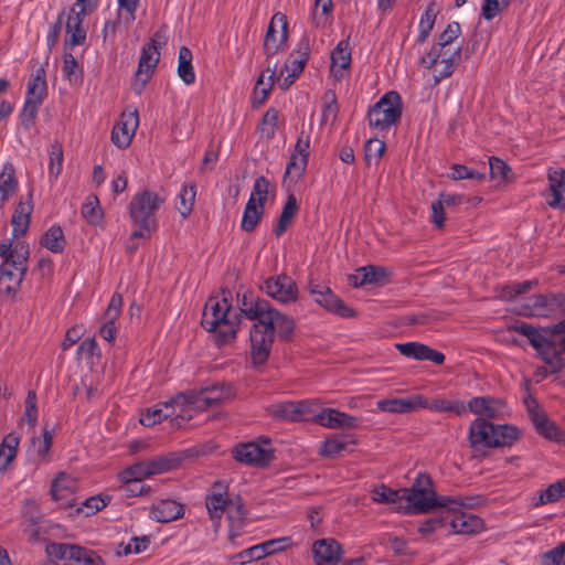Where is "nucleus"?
I'll return each mask as SVG.
<instances>
[{
  "mask_svg": "<svg viewBox=\"0 0 565 565\" xmlns=\"http://www.w3.org/2000/svg\"><path fill=\"white\" fill-rule=\"evenodd\" d=\"M239 313L233 311L227 296L210 297L204 306L201 324L215 333L218 345L235 339L241 315L248 320H255L250 329V358L254 365L267 361L275 333L281 338L288 337L295 328L294 321L286 315L274 309L270 303L253 292H237Z\"/></svg>",
  "mask_w": 565,
  "mask_h": 565,
  "instance_id": "obj_1",
  "label": "nucleus"
},
{
  "mask_svg": "<svg viewBox=\"0 0 565 565\" xmlns=\"http://www.w3.org/2000/svg\"><path fill=\"white\" fill-rule=\"evenodd\" d=\"M402 511L405 514L426 513L436 508L456 511L460 507L477 508L482 504L481 495H438L433 489L429 475L419 472L411 488L402 489Z\"/></svg>",
  "mask_w": 565,
  "mask_h": 565,
  "instance_id": "obj_2",
  "label": "nucleus"
},
{
  "mask_svg": "<svg viewBox=\"0 0 565 565\" xmlns=\"http://www.w3.org/2000/svg\"><path fill=\"white\" fill-rule=\"evenodd\" d=\"M30 256L29 244L24 241L12 243L6 239L0 243V294L14 296L19 290L24 275L28 270Z\"/></svg>",
  "mask_w": 565,
  "mask_h": 565,
  "instance_id": "obj_3",
  "label": "nucleus"
},
{
  "mask_svg": "<svg viewBox=\"0 0 565 565\" xmlns=\"http://www.w3.org/2000/svg\"><path fill=\"white\" fill-rule=\"evenodd\" d=\"M518 438L519 430L512 425H494L477 418L469 427V441L473 449L511 446Z\"/></svg>",
  "mask_w": 565,
  "mask_h": 565,
  "instance_id": "obj_4",
  "label": "nucleus"
},
{
  "mask_svg": "<svg viewBox=\"0 0 565 565\" xmlns=\"http://www.w3.org/2000/svg\"><path fill=\"white\" fill-rule=\"evenodd\" d=\"M167 35L164 30L157 31L150 41L141 50L138 68L135 74L134 90L140 95L149 79L152 77L160 60V49L166 44Z\"/></svg>",
  "mask_w": 565,
  "mask_h": 565,
  "instance_id": "obj_5",
  "label": "nucleus"
},
{
  "mask_svg": "<svg viewBox=\"0 0 565 565\" xmlns=\"http://www.w3.org/2000/svg\"><path fill=\"white\" fill-rule=\"evenodd\" d=\"M402 98L397 92L385 93L367 113L369 125L379 131L390 129L401 119Z\"/></svg>",
  "mask_w": 565,
  "mask_h": 565,
  "instance_id": "obj_6",
  "label": "nucleus"
},
{
  "mask_svg": "<svg viewBox=\"0 0 565 565\" xmlns=\"http://www.w3.org/2000/svg\"><path fill=\"white\" fill-rule=\"evenodd\" d=\"M228 396V390L223 386L214 385L199 391H189L179 393L172 397L170 404L184 406L186 414L201 412L209 407L218 405Z\"/></svg>",
  "mask_w": 565,
  "mask_h": 565,
  "instance_id": "obj_7",
  "label": "nucleus"
},
{
  "mask_svg": "<svg viewBox=\"0 0 565 565\" xmlns=\"http://www.w3.org/2000/svg\"><path fill=\"white\" fill-rule=\"evenodd\" d=\"M565 311L564 294H537L521 300L518 312L524 317L551 318Z\"/></svg>",
  "mask_w": 565,
  "mask_h": 565,
  "instance_id": "obj_8",
  "label": "nucleus"
},
{
  "mask_svg": "<svg viewBox=\"0 0 565 565\" xmlns=\"http://www.w3.org/2000/svg\"><path fill=\"white\" fill-rule=\"evenodd\" d=\"M461 58V46L456 49L438 50L433 49L422 56L420 64L431 71L434 83L438 84L444 78L449 77Z\"/></svg>",
  "mask_w": 565,
  "mask_h": 565,
  "instance_id": "obj_9",
  "label": "nucleus"
},
{
  "mask_svg": "<svg viewBox=\"0 0 565 565\" xmlns=\"http://www.w3.org/2000/svg\"><path fill=\"white\" fill-rule=\"evenodd\" d=\"M163 199L156 192L143 190L136 193L129 203V215L132 222L143 228L156 227V213L159 211Z\"/></svg>",
  "mask_w": 565,
  "mask_h": 565,
  "instance_id": "obj_10",
  "label": "nucleus"
},
{
  "mask_svg": "<svg viewBox=\"0 0 565 565\" xmlns=\"http://www.w3.org/2000/svg\"><path fill=\"white\" fill-rule=\"evenodd\" d=\"M310 55L309 39L303 36L299 40L296 47L290 52L284 68L277 79L280 89H288L303 72Z\"/></svg>",
  "mask_w": 565,
  "mask_h": 565,
  "instance_id": "obj_11",
  "label": "nucleus"
},
{
  "mask_svg": "<svg viewBox=\"0 0 565 565\" xmlns=\"http://www.w3.org/2000/svg\"><path fill=\"white\" fill-rule=\"evenodd\" d=\"M46 551L50 555L65 561V565H105L96 552L78 545L52 543Z\"/></svg>",
  "mask_w": 565,
  "mask_h": 565,
  "instance_id": "obj_12",
  "label": "nucleus"
},
{
  "mask_svg": "<svg viewBox=\"0 0 565 565\" xmlns=\"http://www.w3.org/2000/svg\"><path fill=\"white\" fill-rule=\"evenodd\" d=\"M316 399L282 401L267 407V413L275 419L284 422H302L313 414V406H318Z\"/></svg>",
  "mask_w": 565,
  "mask_h": 565,
  "instance_id": "obj_13",
  "label": "nucleus"
},
{
  "mask_svg": "<svg viewBox=\"0 0 565 565\" xmlns=\"http://www.w3.org/2000/svg\"><path fill=\"white\" fill-rule=\"evenodd\" d=\"M288 22L285 14L273 15L264 40V53L267 58L282 52L287 45Z\"/></svg>",
  "mask_w": 565,
  "mask_h": 565,
  "instance_id": "obj_14",
  "label": "nucleus"
},
{
  "mask_svg": "<svg viewBox=\"0 0 565 565\" xmlns=\"http://www.w3.org/2000/svg\"><path fill=\"white\" fill-rule=\"evenodd\" d=\"M264 445L259 443H246L236 446L233 449V457L245 465L264 467L273 459V449L268 439H260Z\"/></svg>",
  "mask_w": 565,
  "mask_h": 565,
  "instance_id": "obj_15",
  "label": "nucleus"
},
{
  "mask_svg": "<svg viewBox=\"0 0 565 565\" xmlns=\"http://www.w3.org/2000/svg\"><path fill=\"white\" fill-rule=\"evenodd\" d=\"M172 397L152 408H148L141 414L140 423L143 426L151 427L161 423L164 418L171 417L172 422L180 426L181 422L191 418V414H186L184 406L170 404Z\"/></svg>",
  "mask_w": 565,
  "mask_h": 565,
  "instance_id": "obj_16",
  "label": "nucleus"
},
{
  "mask_svg": "<svg viewBox=\"0 0 565 565\" xmlns=\"http://www.w3.org/2000/svg\"><path fill=\"white\" fill-rule=\"evenodd\" d=\"M138 126L139 117L137 110L122 111L119 120L113 127L110 136L111 142L119 149L128 148Z\"/></svg>",
  "mask_w": 565,
  "mask_h": 565,
  "instance_id": "obj_17",
  "label": "nucleus"
},
{
  "mask_svg": "<svg viewBox=\"0 0 565 565\" xmlns=\"http://www.w3.org/2000/svg\"><path fill=\"white\" fill-rule=\"evenodd\" d=\"M309 291L313 296V300L328 311L343 318L354 316L353 310L338 298L328 286L311 281L309 284Z\"/></svg>",
  "mask_w": 565,
  "mask_h": 565,
  "instance_id": "obj_18",
  "label": "nucleus"
},
{
  "mask_svg": "<svg viewBox=\"0 0 565 565\" xmlns=\"http://www.w3.org/2000/svg\"><path fill=\"white\" fill-rule=\"evenodd\" d=\"M262 289L269 297L281 303L294 302L298 296L296 282L286 275L269 277L264 281Z\"/></svg>",
  "mask_w": 565,
  "mask_h": 565,
  "instance_id": "obj_19",
  "label": "nucleus"
},
{
  "mask_svg": "<svg viewBox=\"0 0 565 565\" xmlns=\"http://www.w3.org/2000/svg\"><path fill=\"white\" fill-rule=\"evenodd\" d=\"M317 407L318 406H313V414H311L310 417L323 427L331 429H352L359 426V419L350 414L340 412L335 408H323L316 413Z\"/></svg>",
  "mask_w": 565,
  "mask_h": 565,
  "instance_id": "obj_20",
  "label": "nucleus"
},
{
  "mask_svg": "<svg viewBox=\"0 0 565 565\" xmlns=\"http://www.w3.org/2000/svg\"><path fill=\"white\" fill-rule=\"evenodd\" d=\"M330 76L334 82H341L349 74L352 55L349 39L339 41L331 52Z\"/></svg>",
  "mask_w": 565,
  "mask_h": 565,
  "instance_id": "obj_21",
  "label": "nucleus"
},
{
  "mask_svg": "<svg viewBox=\"0 0 565 565\" xmlns=\"http://www.w3.org/2000/svg\"><path fill=\"white\" fill-rule=\"evenodd\" d=\"M547 181L546 203L553 209L565 210V170L562 168L548 169Z\"/></svg>",
  "mask_w": 565,
  "mask_h": 565,
  "instance_id": "obj_22",
  "label": "nucleus"
},
{
  "mask_svg": "<svg viewBox=\"0 0 565 565\" xmlns=\"http://www.w3.org/2000/svg\"><path fill=\"white\" fill-rule=\"evenodd\" d=\"M312 557L316 565H337L342 556V546L331 537L313 542Z\"/></svg>",
  "mask_w": 565,
  "mask_h": 565,
  "instance_id": "obj_23",
  "label": "nucleus"
},
{
  "mask_svg": "<svg viewBox=\"0 0 565 565\" xmlns=\"http://www.w3.org/2000/svg\"><path fill=\"white\" fill-rule=\"evenodd\" d=\"M425 406L424 396L414 394L406 397L384 398L376 402L377 409L391 414H408L420 411Z\"/></svg>",
  "mask_w": 565,
  "mask_h": 565,
  "instance_id": "obj_24",
  "label": "nucleus"
},
{
  "mask_svg": "<svg viewBox=\"0 0 565 565\" xmlns=\"http://www.w3.org/2000/svg\"><path fill=\"white\" fill-rule=\"evenodd\" d=\"M395 348L402 355L408 359L416 361H430L438 365L445 362L444 353L419 342L412 341L405 343H396Z\"/></svg>",
  "mask_w": 565,
  "mask_h": 565,
  "instance_id": "obj_25",
  "label": "nucleus"
},
{
  "mask_svg": "<svg viewBox=\"0 0 565 565\" xmlns=\"http://www.w3.org/2000/svg\"><path fill=\"white\" fill-rule=\"evenodd\" d=\"M33 211L32 195L29 193L25 198H22L20 202L17 204L12 218V236L14 238H19L23 236L29 227L31 213Z\"/></svg>",
  "mask_w": 565,
  "mask_h": 565,
  "instance_id": "obj_26",
  "label": "nucleus"
},
{
  "mask_svg": "<svg viewBox=\"0 0 565 565\" xmlns=\"http://www.w3.org/2000/svg\"><path fill=\"white\" fill-rule=\"evenodd\" d=\"M462 509L467 507H460L456 511H450L454 515L449 521L450 527L455 534H475L483 527V521L471 513H466Z\"/></svg>",
  "mask_w": 565,
  "mask_h": 565,
  "instance_id": "obj_27",
  "label": "nucleus"
},
{
  "mask_svg": "<svg viewBox=\"0 0 565 565\" xmlns=\"http://www.w3.org/2000/svg\"><path fill=\"white\" fill-rule=\"evenodd\" d=\"M122 305L121 296L114 294L104 315V322L99 334L107 342H113L117 334L116 321L120 315Z\"/></svg>",
  "mask_w": 565,
  "mask_h": 565,
  "instance_id": "obj_28",
  "label": "nucleus"
},
{
  "mask_svg": "<svg viewBox=\"0 0 565 565\" xmlns=\"http://www.w3.org/2000/svg\"><path fill=\"white\" fill-rule=\"evenodd\" d=\"M183 514L184 508L181 503L171 499H164L151 505L149 518L159 523H169L181 519Z\"/></svg>",
  "mask_w": 565,
  "mask_h": 565,
  "instance_id": "obj_29",
  "label": "nucleus"
},
{
  "mask_svg": "<svg viewBox=\"0 0 565 565\" xmlns=\"http://www.w3.org/2000/svg\"><path fill=\"white\" fill-rule=\"evenodd\" d=\"M119 477L124 483L138 488L139 493H145L150 489L141 483L142 480L151 478L147 460L138 461L127 467L120 472Z\"/></svg>",
  "mask_w": 565,
  "mask_h": 565,
  "instance_id": "obj_30",
  "label": "nucleus"
},
{
  "mask_svg": "<svg viewBox=\"0 0 565 565\" xmlns=\"http://www.w3.org/2000/svg\"><path fill=\"white\" fill-rule=\"evenodd\" d=\"M356 441L352 435L339 434L332 435L322 443L320 454L323 457L333 458L341 452L348 450L349 446L355 445Z\"/></svg>",
  "mask_w": 565,
  "mask_h": 565,
  "instance_id": "obj_31",
  "label": "nucleus"
},
{
  "mask_svg": "<svg viewBox=\"0 0 565 565\" xmlns=\"http://www.w3.org/2000/svg\"><path fill=\"white\" fill-rule=\"evenodd\" d=\"M46 73L43 66L38 67L30 76L26 86V95L25 98L30 100H35L38 103H43L46 97L47 86H46Z\"/></svg>",
  "mask_w": 565,
  "mask_h": 565,
  "instance_id": "obj_32",
  "label": "nucleus"
},
{
  "mask_svg": "<svg viewBox=\"0 0 565 565\" xmlns=\"http://www.w3.org/2000/svg\"><path fill=\"white\" fill-rule=\"evenodd\" d=\"M19 188L13 164L7 162L0 172V209L17 193Z\"/></svg>",
  "mask_w": 565,
  "mask_h": 565,
  "instance_id": "obj_33",
  "label": "nucleus"
},
{
  "mask_svg": "<svg viewBox=\"0 0 565 565\" xmlns=\"http://www.w3.org/2000/svg\"><path fill=\"white\" fill-rule=\"evenodd\" d=\"M386 269L377 266H363L350 277V281L354 287H362L370 284L383 282L386 278Z\"/></svg>",
  "mask_w": 565,
  "mask_h": 565,
  "instance_id": "obj_34",
  "label": "nucleus"
},
{
  "mask_svg": "<svg viewBox=\"0 0 565 565\" xmlns=\"http://www.w3.org/2000/svg\"><path fill=\"white\" fill-rule=\"evenodd\" d=\"M182 459V456L178 452H170L148 459L147 462L151 477L179 468Z\"/></svg>",
  "mask_w": 565,
  "mask_h": 565,
  "instance_id": "obj_35",
  "label": "nucleus"
},
{
  "mask_svg": "<svg viewBox=\"0 0 565 565\" xmlns=\"http://www.w3.org/2000/svg\"><path fill=\"white\" fill-rule=\"evenodd\" d=\"M85 9L82 8L81 12H72L67 15L66 20V34H67V44L72 46L81 45L84 43L86 39V32L82 26V14H84Z\"/></svg>",
  "mask_w": 565,
  "mask_h": 565,
  "instance_id": "obj_36",
  "label": "nucleus"
},
{
  "mask_svg": "<svg viewBox=\"0 0 565 565\" xmlns=\"http://www.w3.org/2000/svg\"><path fill=\"white\" fill-rule=\"evenodd\" d=\"M532 420L539 434L545 438L557 443L565 441V431L559 429L553 422L548 420L544 414L534 413Z\"/></svg>",
  "mask_w": 565,
  "mask_h": 565,
  "instance_id": "obj_37",
  "label": "nucleus"
},
{
  "mask_svg": "<svg viewBox=\"0 0 565 565\" xmlns=\"http://www.w3.org/2000/svg\"><path fill=\"white\" fill-rule=\"evenodd\" d=\"M20 444V435L12 431L4 436L0 444V471L7 470L9 465L17 456L18 446Z\"/></svg>",
  "mask_w": 565,
  "mask_h": 565,
  "instance_id": "obj_38",
  "label": "nucleus"
},
{
  "mask_svg": "<svg viewBox=\"0 0 565 565\" xmlns=\"http://www.w3.org/2000/svg\"><path fill=\"white\" fill-rule=\"evenodd\" d=\"M109 502L108 497L94 495L85 499L79 504L76 503L74 510L70 511V516H90L103 510Z\"/></svg>",
  "mask_w": 565,
  "mask_h": 565,
  "instance_id": "obj_39",
  "label": "nucleus"
},
{
  "mask_svg": "<svg viewBox=\"0 0 565 565\" xmlns=\"http://www.w3.org/2000/svg\"><path fill=\"white\" fill-rule=\"evenodd\" d=\"M401 497L402 489L394 490L385 484L376 486L371 490V498L374 502L383 504H394L395 509L398 512H401L403 508Z\"/></svg>",
  "mask_w": 565,
  "mask_h": 565,
  "instance_id": "obj_40",
  "label": "nucleus"
},
{
  "mask_svg": "<svg viewBox=\"0 0 565 565\" xmlns=\"http://www.w3.org/2000/svg\"><path fill=\"white\" fill-rule=\"evenodd\" d=\"M41 246L52 253L61 254L65 246L66 239L63 230L58 225H52L41 237Z\"/></svg>",
  "mask_w": 565,
  "mask_h": 565,
  "instance_id": "obj_41",
  "label": "nucleus"
},
{
  "mask_svg": "<svg viewBox=\"0 0 565 565\" xmlns=\"http://www.w3.org/2000/svg\"><path fill=\"white\" fill-rule=\"evenodd\" d=\"M192 52L189 47L182 46L178 55V75L185 85H192L195 82V72L192 65Z\"/></svg>",
  "mask_w": 565,
  "mask_h": 565,
  "instance_id": "obj_42",
  "label": "nucleus"
},
{
  "mask_svg": "<svg viewBox=\"0 0 565 565\" xmlns=\"http://www.w3.org/2000/svg\"><path fill=\"white\" fill-rule=\"evenodd\" d=\"M425 406L420 407V409H429L435 412H450L457 415H462L467 412V407L463 401H450L445 398H438L429 401L424 397Z\"/></svg>",
  "mask_w": 565,
  "mask_h": 565,
  "instance_id": "obj_43",
  "label": "nucleus"
},
{
  "mask_svg": "<svg viewBox=\"0 0 565 565\" xmlns=\"http://www.w3.org/2000/svg\"><path fill=\"white\" fill-rule=\"evenodd\" d=\"M512 330L527 338L530 344L535 349V351H540L550 342V339L545 337L540 330H537L534 326L520 322L515 323L511 327Z\"/></svg>",
  "mask_w": 565,
  "mask_h": 565,
  "instance_id": "obj_44",
  "label": "nucleus"
},
{
  "mask_svg": "<svg viewBox=\"0 0 565 565\" xmlns=\"http://www.w3.org/2000/svg\"><path fill=\"white\" fill-rule=\"evenodd\" d=\"M537 355L546 363L553 372H559L565 366V360L562 355V350L550 340L546 345L536 352Z\"/></svg>",
  "mask_w": 565,
  "mask_h": 565,
  "instance_id": "obj_45",
  "label": "nucleus"
},
{
  "mask_svg": "<svg viewBox=\"0 0 565 565\" xmlns=\"http://www.w3.org/2000/svg\"><path fill=\"white\" fill-rule=\"evenodd\" d=\"M298 211V203L297 199L294 194H290L287 198V201L282 207V211L279 215L277 225L275 226L274 233L277 237L281 236L288 226L290 225L292 218L295 217L296 213Z\"/></svg>",
  "mask_w": 565,
  "mask_h": 565,
  "instance_id": "obj_46",
  "label": "nucleus"
},
{
  "mask_svg": "<svg viewBox=\"0 0 565 565\" xmlns=\"http://www.w3.org/2000/svg\"><path fill=\"white\" fill-rule=\"evenodd\" d=\"M437 14L438 11L434 4H429L425 9L418 23L416 43L423 44L427 41L431 30L434 29Z\"/></svg>",
  "mask_w": 565,
  "mask_h": 565,
  "instance_id": "obj_47",
  "label": "nucleus"
},
{
  "mask_svg": "<svg viewBox=\"0 0 565 565\" xmlns=\"http://www.w3.org/2000/svg\"><path fill=\"white\" fill-rule=\"evenodd\" d=\"M196 196V186L195 184H184L182 185L178 196H177V210L182 215V217H186L193 210V205Z\"/></svg>",
  "mask_w": 565,
  "mask_h": 565,
  "instance_id": "obj_48",
  "label": "nucleus"
},
{
  "mask_svg": "<svg viewBox=\"0 0 565 565\" xmlns=\"http://www.w3.org/2000/svg\"><path fill=\"white\" fill-rule=\"evenodd\" d=\"M563 498H565V478L551 483L543 490L533 505L537 508L547 503L557 502Z\"/></svg>",
  "mask_w": 565,
  "mask_h": 565,
  "instance_id": "obj_49",
  "label": "nucleus"
},
{
  "mask_svg": "<svg viewBox=\"0 0 565 565\" xmlns=\"http://www.w3.org/2000/svg\"><path fill=\"white\" fill-rule=\"evenodd\" d=\"M332 0H316L311 10V22L315 26H326L332 13Z\"/></svg>",
  "mask_w": 565,
  "mask_h": 565,
  "instance_id": "obj_50",
  "label": "nucleus"
},
{
  "mask_svg": "<svg viewBox=\"0 0 565 565\" xmlns=\"http://www.w3.org/2000/svg\"><path fill=\"white\" fill-rule=\"evenodd\" d=\"M461 33V26L458 22H450L446 29L439 34L437 41L433 44V49L446 50L456 49L454 41L458 39Z\"/></svg>",
  "mask_w": 565,
  "mask_h": 565,
  "instance_id": "obj_51",
  "label": "nucleus"
},
{
  "mask_svg": "<svg viewBox=\"0 0 565 565\" xmlns=\"http://www.w3.org/2000/svg\"><path fill=\"white\" fill-rule=\"evenodd\" d=\"M263 212V207L254 205L252 202H247L244 207L241 221V228L245 232H253L258 225Z\"/></svg>",
  "mask_w": 565,
  "mask_h": 565,
  "instance_id": "obj_52",
  "label": "nucleus"
},
{
  "mask_svg": "<svg viewBox=\"0 0 565 565\" xmlns=\"http://www.w3.org/2000/svg\"><path fill=\"white\" fill-rule=\"evenodd\" d=\"M81 213L90 225H99L103 221V211L97 196H88L82 205Z\"/></svg>",
  "mask_w": 565,
  "mask_h": 565,
  "instance_id": "obj_53",
  "label": "nucleus"
},
{
  "mask_svg": "<svg viewBox=\"0 0 565 565\" xmlns=\"http://www.w3.org/2000/svg\"><path fill=\"white\" fill-rule=\"evenodd\" d=\"M386 149L384 141L377 138H371L364 146V160L367 166H377Z\"/></svg>",
  "mask_w": 565,
  "mask_h": 565,
  "instance_id": "obj_54",
  "label": "nucleus"
},
{
  "mask_svg": "<svg viewBox=\"0 0 565 565\" xmlns=\"http://www.w3.org/2000/svg\"><path fill=\"white\" fill-rule=\"evenodd\" d=\"M270 183L265 177H258L253 185L252 193L247 202L264 209L269 193Z\"/></svg>",
  "mask_w": 565,
  "mask_h": 565,
  "instance_id": "obj_55",
  "label": "nucleus"
},
{
  "mask_svg": "<svg viewBox=\"0 0 565 565\" xmlns=\"http://www.w3.org/2000/svg\"><path fill=\"white\" fill-rule=\"evenodd\" d=\"M339 113V105L334 90L328 89L323 95V107L321 120L323 122H334Z\"/></svg>",
  "mask_w": 565,
  "mask_h": 565,
  "instance_id": "obj_56",
  "label": "nucleus"
},
{
  "mask_svg": "<svg viewBox=\"0 0 565 565\" xmlns=\"http://www.w3.org/2000/svg\"><path fill=\"white\" fill-rule=\"evenodd\" d=\"M231 503H233V500L230 498L209 493L205 499V505L211 520H220L223 516L226 505Z\"/></svg>",
  "mask_w": 565,
  "mask_h": 565,
  "instance_id": "obj_57",
  "label": "nucleus"
},
{
  "mask_svg": "<svg viewBox=\"0 0 565 565\" xmlns=\"http://www.w3.org/2000/svg\"><path fill=\"white\" fill-rule=\"evenodd\" d=\"M49 157V177L56 180L63 170L64 156L62 145L58 142L51 145Z\"/></svg>",
  "mask_w": 565,
  "mask_h": 565,
  "instance_id": "obj_58",
  "label": "nucleus"
},
{
  "mask_svg": "<svg viewBox=\"0 0 565 565\" xmlns=\"http://www.w3.org/2000/svg\"><path fill=\"white\" fill-rule=\"evenodd\" d=\"M308 158L301 153H292L285 171V178L300 180L306 171Z\"/></svg>",
  "mask_w": 565,
  "mask_h": 565,
  "instance_id": "obj_59",
  "label": "nucleus"
},
{
  "mask_svg": "<svg viewBox=\"0 0 565 565\" xmlns=\"http://www.w3.org/2000/svg\"><path fill=\"white\" fill-rule=\"evenodd\" d=\"M63 75L70 83L82 81L83 71L76 58L71 53H65L63 58Z\"/></svg>",
  "mask_w": 565,
  "mask_h": 565,
  "instance_id": "obj_60",
  "label": "nucleus"
},
{
  "mask_svg": "<svg viewBox=\"0 0 565 565\" xmlns=\"http://www.w3.org/2000/svg\"><path fill=\"white\" fill-rule=\"evenodd\" d=\"M76 355L78 360H86L89 363H94L95 358L98 359L100 356V350L96 340L94 338H86L82 341L76 350Z\"/></svg>",
  "mask_w": 565,
  "mask_h": 565,
  "instance_id": "obj_61",
  "label": "nucleus"
},
{
  "mask_svg": "<svg viewBox=\"0 0 565 565\" xmlns=\"http://www.w3.org/2000/svg\"><path fill=\"white\" fill-rule=\"evenodd\" d=\"M278 117L279 114L277 109L270 107L266 110L259 127L262 136L268 139L274 137L278 124Z\"/></svg>",
  "mask_w": 565,
  "mask_h": 565,
  "instance_id": "obj_62",
  "label": "nucleus"
},
{
  "mask_svg": "<svg viewBox=\"0 0 565 565\" xmlns=\"http://www.w3.org/2000/svg\"><path fill=\"white\" fill-rule=\"evenodd\" d=\"M509 6V0H483L481 14L483 19L491 21Z\"/></svg>",
  "mask_w": 565,
  "mask_h": 565,
  "instance_id": "obj_63",
  "label": "nucleus"
},
{
  "mask_svg": "<svg viewBox=\"0 0 565 565\" xmlns=\"http://www.w3.org/2000/svg\"><path fill=\"white\" fill-rule=\"evenodd\" d=\"M541 565H565V541L545 552L542 555Z\"/></svg>",
  "mask_w": 565,
  "mask_h": 565,
  "instance_id": "obj_64",
  "label": "nucleus"
}]
</instances>
